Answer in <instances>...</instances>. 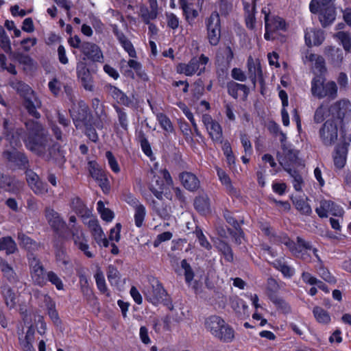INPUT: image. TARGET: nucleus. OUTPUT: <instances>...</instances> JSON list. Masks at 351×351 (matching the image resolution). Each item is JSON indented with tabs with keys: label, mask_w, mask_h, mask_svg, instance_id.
I'll use <instances>...</instances> for the list:
<instances>
[{
	"label": "nucleus",
	"mask_w": 351,
	"mask_h": 351,
	"mask_svg": "<svg viewBox=\"0 0 351 351\" xmlns=\"http://www.w3.org/2000/svg\"><path fill=\"white\" fill-rule=\"evenodd\" d=\"M298 151L282 145V152L278 153L277 158L280 164L290 173L288 167L294 162L298 158Z\"/></svg>",
	"instance_id": "nucleus-17"
},
{
	"label": "nucleus",
	"mask_w": 351,
	"mask_h": 351,
	"mask_svg": "<svg viewBox=\"0 0 351 351\" xmlns=\"http://www.w3.org/2000/svg\"><path fill=\"white\" fill-rule=\"evenodd\" d=\"M88 226L93 232V237L96 241L104 237V232L99 226L97 220L90 219L88 221Z\"/></svg>",
	"instance_id": "nucleus-48"
},
{
	"label": "nucleus",
	"mask_w": 351,
	"mask_h": 351,
	"mask_svg": "<svg viewBox=\"0 0 351 351\" xmlns=\"http://www.w3.org/2000/svg\"><path fill=\"white\" fill-rule=\"evenodd\" d=\"M44 303L48 311V315L52 322L56 325H59L60 324V320L58 316V313L55 308V304L52 299L49 296L45 295Z\"/></svg>",
	"instance_id": "nucleus-29"
},
{
	"label": "nucleus",
	"mask_w": 351,
	"mask_h": 351,
	"mask_svg": "<svg viewBox=\"0 0 351 351\" xmlns=\"http://www.w3.org/2000/svg\"><path fill=\"white\" fill-rule=\"evenodd\" d=\"M77 71L78 77L82 81L84 88L88 90H92L93 88L92 77L85 64L83 63L78 64Z\"/></svg>",
	"instance_id": "nucleus-24"
},
{
	"label": "nucleus",
	"mask_w": 351,
	"mask_h": 351,
	"mask_svg": "<svg viewBox=\"0 0 351 351\" xmlns=\"http://www.w3.org/2000/svg\"><path fill=\"white\" fill-rule=\"evenodd\" d=\"M3 156L10 162L14 163L17 166L25 165L27 160L23 154L14 149L12 152L8 150L3 153Z\"/></svg>",
	"instance_id": "nucleus-28"
},
{
	"label": "nucleus",
	"mask_w": 351,
	"mask_h": 351,
	"mask_svg": "<svg viewBox=\"0 0 351 351\" xmlns=\"http://www.w3.org/2000/svg\"><path fill=\"white\" fill-rule=\"evenodd\" d=\"M315 211L320 217H327L329 215L335 217H341L343 209L329 200H322Z\"/></svg>",
	"instance_id": "nucleus-15"
},
{
	"label": "nucleus",
	"mask_w": 351,
	"mask_h": 351,
	"mask_svg": "<svg viewBox=\"0 0 351 351\" xmlns=\"http://www.w3.org/2000/svg\"><path fill=\"white\" fill-rule=\"evenodd\" d=\"M21 134L16 131L15 134H8L6 136L7 141H8L10 143V146L14 147L19 145L20 143L19 136Z\"/></svg>",
	"instance_id": "nucleus-63"
},
{
	"label": "nucleus",
	"mask_w": 351,
	"mask_h": 351,
	"mask_svg": "<svg viewBox=\"0 0 351 351\" xmlns=\"http://www.w3.org/2000/svg\"><path fill=\"white\" fill-rule=\"evenodd\" d=\"M96 181L104 193H106L109 192L110 184L106 173H104L99 179H97Z\"/></svg>",
	"instance_id": "nucleus-59"
},
{
	"label": "nucleus",
	"mask_w": 351,
	"mask_h": 351,
	"mask_svg": "<svg viewBox=\"0 0 351 351\" xmlns=\"http://www.w3.org/2000/svg\"><path fill=\"white\" fill-rule=\"evenodd\" d=\"M3 295L6 306L9 308H13L17 302V295L9 287H5L3 291Z\"/></svg>",
	"instance_id": "nucleus-39"
},
{
	"label": "nucleus",
	"mask_w": 351,
	"mask_h": 351,
	"mask_svg": "<svg viewBox=\"0 0 351 351\" xmlns=\"http://www.w3.org/2000/svg\"><path fill=\"white\" fill-rule=\"evenodd\" d=\"M106 156L107 158L108 165L112 171L117 173H119L120 171V167L117 160L113 156L112 152H107L106 154Z\"/></svg>",
	"instance_id": "nucleus-56"
},
{
	"label": "nucleus",
	"mask_w": 351,
	"mask_h": 351,
	"mask_svg": "<svg viewBox=\"0 0 351 351\" xmlns=\"http://www.w3.org/2000/svg\"><path fill=\"white\" fill-rule=\"evenodd\" d=\"M178 106L182 110L183 113L187 117V119L191 121L194 130L197 131V125L194 119L193 113L190 111L189 108L184 103L179 102L177 104Z\"/></svg>",
	"instance_id": "nucleus-53"
},
{
	"label": "nucleus",
	"mask_w": 351,
	"mask_h": 351,
	"mask_svg": "<svg viewBox=\"0 0 351 351\" xmlns=\"http://www.w3.org/2000/svg\"><path fill=\"white\" fill-rule=\"evenodd\" d=\"M231 75L234 80L240 82H244L246 80L245 73L240 69H233L232 70Z\"/></svg>",
	"instance_id": "nucleus-64"
},
{
	"label": "nucleus",
	"mask_w": 351,
	"mask_h": 351,
	"mask_svg": "<svg viewBox=\"0 0 351 351\" xmlns=\"http://www.w3.org/2000/svg\"><path fill=\"white\" fill-rule=\"evenodd\" d=\"M97 210L103 220L106 221H111L113 219V212L110 209L105 208L103 202L99 201L97 202Z\"/></svg>",
	"instance_id": "nucleus-46"
},
{
	"label": "nucleus",
	"mask_w": 351,
	"mask_h": 351,
	"mask_svg": "<svg viewBox=\"0 0 351 351\" xmlns=\"http://www.w3.org/2000/svg\"><path fill=\"white\" fill-rule=\"evenodd\" d=\"M144 294L148 301L154 305L166 303L169 301V295L157 279L150 280V285L144 290Z\"/></svg>",
	"instance_id": "nucleus-5"
},
{
	"label": "nucleus",
	"mask_w": 351,
	"mask_h": 351,
	"mask_svg": "<svg viewBox=\"0 0 351 351\" xmlns=\"http://www.w3.org/2000/svg\"><path fill=\"white\" fill-rule=\"evenodd\" d=\"M263 12L265 14V38L266 40H273L277 36L276 32L280 30L286 29L285 21L279 16L269 17L265 10H263Z\"/></svg>",
	"instance_id": "nucleus-8"
},
{
	"label": "nucleus",
	"mask_w": 351,
	"mask_h": 351,
	"mask_svg": "<svg viewBox=\"0 0 351 351\" xmlns=\"http://www.w3.org/2000/svg\"><path fill=\"white\" fill-rule=\"evenodd\" d=\"M334 38L342 45L346 52L351 53V34L350 33L340 31L334 35Z\"/></svg>",
	"instance_id": "nucleus-30"
},
{
	"label": "nucleus",
	"mask_w": 351,
	"mask_h": 351,
	"mask_svg": "<svg viewBox=\"0 0 351 351\" xmlns=\"http://www.w3.org/2000/svg\"><path fill=\"white\" fill-rule=\"evenodd\" d=\"M173 237L171 232H164L157 236L154 241V246L158 247L159 245L165 241H169Z\"/></svg>",
	"instance_id": "nucleus-57"
},
{
	"label": "nucleus",
	"mask_w": 351,
	"mask_h": 351,
	"mask_svg": "<svg viewBox=\"0 0 351 351\" xmlns=\"http://www.w3.org/2000/svg\"><path fill=\"white\" fill-rule=\"evenodd\" d=\"M116 35L121 44L122 47L128 53L129 56L132 58L136 57V51L131 43L126 37L121 33L116 32Z\"/></svg>",
	"instance_id": "nucleus-41"
},
{
	"label": "nucleus",
	"mask_w": 351,
	"mask_h": 351,
	"mask_svg": "<svg viewBox=\"0 0 351 351\" xmlns=\"http://www.w3.org/2000/svg\"><path fill=\"white\" fill-rule=\"evenodd\" d=\"M152 173L153 178L150 183V190L158 199H161L166 186L173 183L171 178L165 169H159L157 164L152 169Z\"/></svg>",
	"instance_id": "nucleus-4"
},
{
	"label": "nucleus",
	"mask_w": 351,
	"mask_h": 351,
	"mask_svg": "<svg viewBox=\"0 0 351 351\" xmlns=\"http://www.w3.org/2000/svg\"><path fill=\"white\" fill-rule=\"evenodd\" d=\"M81 50L88 59L93 61H100L103 58L99 47L95 44L85 43L82 45Z\"/></svg>",
	"instance_id": "nucleus-23"
},
{
	"label": "nucleus",
	"mask_w": 351,
	"mask_h": 351,
	"mask_svg": "<svg viewBox=\"0 0 351 351\" xmlns=\"http://www.w3.org/2000/svg\"><path fill=\"white\" fill-rule=\"evenodd\" d=\"M335 0H312L310 10L312 13L319 14V19L324 26L331 23L335 18L333 3Z\"/></svg>",
	"instance_id": "nucleus-3"
},
{
	"label": "nucleus",
	"mask_w": 351,
	"mask_h": 351,
	"mask_svg": "<svg viewBox=\"0 0 351 351\" xmlns=\"http://www.w3.org/2000/svg\"><path fill=\"white\" fill-rule=\"evenodd\" d=\"M221 329V330L219 332V335L216 337L226 342L232 341L234 337V330L229 326H226L224 322Z\"/></svg>",
	"instance_id": "nucleus-43"
},
{
	"label": "nucleus",
	"mask_w": 351,
	"mask_h": 351,
	"mask_svg": "<svg viewBox=\"0 0 351 351\" xmlns=\"http://www.w3.org/2000/svg\"><path fill=\"white\" fill-rule=\"evenodd\" d=\"M24 90L27 94L30 95L25 98V106L28 110L29 113L36 118L39 117V114L36 111V108H40V101L39 99L32 93V90L28 86L22 84Z\"/></svg>",
	"instance_id": "nucleus-21"
},
{
	"label": "nucleus",
	"mask_w": 351,
	"mask_h": 351,
	"mask_svg": "<svg viewBox=\"0 0 351 351\" xmlns=\"http://www.w3.org/2000/svg\"><path fill=\"white\" fill-rule=\"evenodd\" d=\"M274 267L280 271L285 277H291L294 274V270L291 267L287 266L280 260L276 261L274 263Z\"/></svg>",
	"instance_id": "nucleus-49"
},
{
	"label": "nucleus",
	"mask_w": 351,
	"mask_h": 351,
	"mask_svg": "<svg viewBox=\"0 0 351 351\" xmlns=\"http://www.w3.org/2000/svg\"><path fill=\"white\" fill-rule=\"evenodd\" d=\"M30 274L34 284L43 286L46 282L44 268L40 261L36 257H29Z\"/></svg>",
	"instance_id": "nucleus-16"
},
{
	"label": "nucleus",
	"mask_w": 351,
	"mask_h": 351,
	"mask_svg": "<svg viewBox=\"0 0 351 351\" xmlns=\"http://www.w3.org/2000/svg\"><path fill=\"white\" fill-rule=\"evenodd\" d=\"M332 118L343 121L351 117V103L348 99H340L333 103L329 108Z\"/></svg>",
	"instance_id": "nucleus-12"
},
{
	"label": "nucleus",
	"mask_w": 351,
	"mask_h": 351,
	"mask_svg": "<svg viewBox=\"0 0 351 351\" xmlns=\"http://www.w3.org/2000/svg\"><path fill=\"white\" fill-rule=\"evenodd\" d=\"M228 90L229 94L234 98L238 97V91H243L245 95L247 94L248 88L244 84H238L236 82H230L228 85Z\"/></svg>",
	"instance_id": "nucleus-44"
},
{
	"label": "nucleus",
	"mask_w": 351,
	"mask_h": 351,
	"mask_svg": "<svg viewBox=\"0 0 351 351\" xmlns=\"http://www.w3.org/2000/svg\"><path fill=\"white\" fill-rule=\"evenodd\" d=\"M45 217L49 224L56 231L61 230L66 225L60 215L52 208H48L45 210Z\"/></svg>",
	"instance_id": "nucleus-22"
},
{
	"label": "nucleus",
	"mask_w": 351,
	"mask_h": 351,
	"mask_svg": "<svg viewBox=\"0 0 351 351\" xmlns=\"http://www.w3.org/2000/svg\"><path fill=\"white\" fill-rule=\"evenodd\" d=\"M208 62V58L202 55L199 58H193L188 64L180 63L176 67L178 73L191 76L195 73L200 75L205 71V66Z\"/></svg>",
	"instance_id": "nucleus-6"
},
{
	"label": "nucleus",
	"mask_w": 351,
	"mask_h": 351,
	"mask_svg": "<svg viewBox=\"0 0 351 351\" xmlns=\"http://www.w3.org/2000/svg\"><path fill=\"white\" fill-rule=\"evenodd\" d=\"M324 53L335 64H340L343 61V56L341 50L335 47L328 46L325 48Z\"/></svg>",
	"instance_id": "nucleus-31"
},
{
	"label": "nucleus",
	"mask_w": 351,
	"mask_h": 351,
	"mask_svg": "<svg viewBox=\"0 0 351 351\" xmlns=\"http://www.w3.org/2000/svg\"><path fill=\"white\" fill-rule=\"evenodd\" d=\"M302 60L304 64L311 67L312 71L316 75H321L326 70L324 58L319 54L312 53L309 50L302 53Z\"/></svg>",
	"instance_id": "nucleus-10"
},
{
	"label": "nucleus",
	"mask_w": 351,
	"mask_h": 351,
	"mask_svg": "<svg viewBox=\"0 0 351 351\" xmlns=\"http://www.w3.org/2000/svg\"><path fill=\"white\" fill-rule=\"evenodd\" d=\"M348 144L346 142L339 143L335 147L332 155L335 167L339 169L343 168L346 163L348 154Z\"/></svg>",
	"instance_id": "nucleus-19"
},
{
	"label": "nucleus",
	"mask_w": 351,
	"mask_h": 351,
	"mask_svg": "<svg viewBox=\"0 0 351 351\" xmlns=\"http://www.w3.org/2000/svg\"><path fill=\"white\" fill-rule=\"evenodd\" d=\"M293 202L298 210L302 214L310 215L312 212L311 207L306 202V199L304 197H295L293 199Z\"/></svg>",
	"instance_id": "nucleus-38"
},
{
	"label": "nucleus",
	"mask_w": 351,
	"mask_h": 351,
	"mask_svg": "<svg viewBox=\"0 0 351 351\" xmlns=\"http://www.w3.org/2000/svg\"><path fill=\"white\" fill-rule=\"evenodd\" d=\"M241 144L243 147L244 152L246 155H250L252 152V144L249 138L245 135L241 136Z\"/></svg>",
	"instance_id": "nucleus-62"
},
{
	"label": "nucleus",
	"mask_w": 351,
	"mask_h": 351,
	"mask_svg": "<svg viewBox=\"0 0 351 351\" xmlns=\"http://www.w3.org/2000/svg\"><path fill=\"white\" fill-rule=\"evenodd\" d=\"M18 239L19 244L28 250H36L38 247V245L36 242L33 241L29 237L23 233H19Z\"/></svg>",
	"instance_id": "nucleus-42"
},
{
	"label": "nucleus",
	"mask_w": 351,
	"mask_h": 351,
	"mask_svg": "<svg viewBox=\"0 0 351 351\" xmlns=\"http://www.w3.org/2000/svg\"><path fill=\"white\" fill-rule=\"evenodd\" d=\"M223 320L217 316H212L208 318L206 321V327L212 335L217 337L219 335V331L221 330V327Z\"/></svg>",
	"instance_id": "nucleus-27"
},
{
	"label": "nucleus",
	"mask_w": 351,
	"mask_h": 351,
	"mask_svg": "<svg viewBox=\"0 0 351 351\" xmlns=\"http://www.w3.org/2000/svg\"><path fill=\"white\" fill-rule=\"evenodd\" d=\"M16 250V244L10 237L0 238V251H5L6 254H11L14 253Z\"/></svg>",
	"instance_id": "nucleus-32"
},
{
	"label": "nucleus",
	"mask_w": 351,
	"mask_h": 351,
	"mask_svg": "<svg viewBox=\"0 0 351 351\" xmlns=\"http://www.w3.org/2000/svg\"><path fill=\"white\" fill-rule=\"evenodd\" d=\"M328 115H330L329 108L324 104H322L316 109L315 112L314 121L317 123H321Z\"/></svg>",
	"instance_id": "nucleus-45"
},
{
	"label": "nucleus",
	"mask_w": 351,
	"mask_h": 351,
	"mask_svg": "<svg viewBox=\"0 0 351 351\" xmlns=\"http://www.w3.org/2000/svg\"><path fill=\"white\" fill-rule=\"evenodd\" d=\"M75 217L71 216L69 217V227L72 233L74 243L87 257L91 258L93 256V254L88 250L89 247L87 244V241L84 236V233L80 227L75 226Z\"/></svg>",
	"instance_id": "nucleus-7"
},
{
	"label": "nucleus",
	"mask_w": 351,
	"mask_h": 351,
	"mask_svg": "<svg viewBox=\"0 0 351 351\" xmlns=\"http://www.w3.org/2000/svg\"><path fill=\"white\" fill-rule=\"evenodd\" d=\"M161 127L167 132H171L173 129L172 124L169 119L164 114L159 113L156 115Z\"/></svg>",
	"instance_id": "nucleus-54"
},
{
	"label": "nucleus",
	"mask_w": 351,
	"mask_h": 351,
	"mask_svg": "<svg viewBox=\"0 0 351 351\" xmlns=\"http://www.w3.org/2000/svg\"><path fill=\"white\" fill-rule=\"evenodd\" d=\"M180 178L183 186L188 190L194 191L199 186V180L193 173L188 172L182 173Z\"/></svg>",
	"instance_id": "nucleus-26"
},
{
	"label": "nucleus",
	"mask_w": 351,
	"mask_h": 351,
	"mask_svg": "<svg viewBox=\"0 0 351 351\" xmlns=\"http://www.w3.org/2000/svg\"><path fill=\"white\" fill-rule=\"evenodd\" d=\"M324 39V32L321 29L310 27L304 32L305 43L308 47L320 45Z\"/></svg>",
	"instance_id": "nucleus-18"
},
{
	"label": "nucleus",
	"mask_w": 351,
	"mask_h": 351,
	"mask_svg": "<svg viewBox=\"0 0 351 351\" xmlns=\"http://www.w3.org/2000/svg\"><path fill=\"white\" fill-rule=\"evenodd\" d=\"M311 91L313 96L319 99L328 97L333 99L337 95V86L335 82H325L322 75H316L311 81Z\"/></svg>",
	"instance_id": "nucleus-2"
},
{
	"label": "nucleus",
	"mask_w": 351,
	"mask_h": 351,
	"mask_svg": "<svg viewBox=\"0 0 351 351\" xmlns=\"http://www.w3.org/2000/svg\"><path fill=\"white\" fill-rule=\"evenodd\" d=\"M195 208L202 214L205 215L210 210L209 199L206 195L199 196L195 200Z\"/></svg>",
	"instance_id": "nucleus-37"
},
{
	"label": "nucleus",
	"mask_w": 351,
	"mask_h": 351,
	"mask_svg": "<svg viewBox=\"0 0 351 351\" xmlns=\"http://www.w3.org/2000/svg\"><path fill=\"white\" fill-rule=\"evenodd\" d=\"M151 10L149 12L143 8L141 10V14L145 21L148 23L150 20L154 19L157 16L158 3L157 0H149Z\"/></svg>",
	"instance_id": "nucleus-34"
},
{
	"label": "nucleus",
	"mask_w": 351,
	"mask_h": 351,
	"mask_svg": "<svg viewBox=\"0 0 351 351\" xmlns=\"http://www.w3.org/2000/svg\"><path fill=\"white\" fill-rule=\"evenodd\" d=\"M313 313L317 321L322 324H328L330 321L329 314L320 307H315Z\"/></svg>",
	"instance_id": "nucleus-47"
},
{
	"label": "nucleus",
	"mask_w": 351,
	"mask_h": 351,
	"mask_svg": "<svg viewBox=\"0 0 351 351\" xmlns=\"http://www.w3.org/2000/svg\"><path fill=\"white\" fill-rule=\"evenodd\" d=\"M0 270L9 281L14 282L17 280L16 274L13 268L2 258H0Z\"/></svg>",
	"instance_id": "nucleus-36"
},
{
	"label": "nucleus",
	"mask_w": 351,
	"mask_h": 351,
	"mask_svg": "<svg viewBox=\"0 0 351 351\" xmlns=\"http://www.w3.org/2000/svg\"><path fill=\"white\" fill-rule=\"evenodd\" d=\"M196 237L198 239V241L202 247L205 249L209 250L211 247L209 242L207 241L206 237L200 230H196L195 231Z\"/></svg>",
	"instance_id": "nucleus-60"
},
{
	"label": "nucleus",
	"mask_w": 351,
	"mask_h": 351,
	"mask_svg": "<svg viewBox=\"0 0 351 351\" xmlns=\"http://www.w3.org/2000/svg\"><path fill=\"white\" fill-rule=\"evenodd\" d=\"M109 92L112 97L121 104L128 106L130 103L129 98L119 89L114 86H111Z\"/></svg>",
	"instance_id": "nucleus-40"
},
{
	"label": "nucleus",
	"mask_w": 351,
	"mask_h": 351,
	"mask_svg": "<svg viewBox=\"0 0 351 351\" xmlns=\"http://www.w3.org/2000/svg\"><path fill=\"white\" fill-rule=\"evenodd\" d=\"M47 276L48 280L51 282L53 285H55L57 289H63L64 285L62 281L56 274H55L53 271H49L47 274Z\"/></svg>",
	"instance_id": "nucleus-55"
},
{
	"label": "nucleus",
	"mask_w": 351,
	"mask_h": 351,
	"mask_svg": "<svg viewBox=\"0 0 351 351\" xmlns=\"http://www.w3.org/2000/svg\"><path fill=\"white\" fill-rule=\"evenodd\" d=\"M108 281L111 283H116L117 282V279L119 277V273L118 270L113 266L110 265L108 268Z\"/></svg>",
	"instance_id": "nucleus-58"
},
{
	"label": "nucleus",
	"mask_w": 351,
	"mask_h": 351,
	"mask_svg": "<svg viewBox=\"0 0 351 351\" xmlns=\"http://www.w3.org/2000/svg\"><path fill=\"white\" fill-rule=\"evenodd\" d=\"M35 330L30 326L25 336L19 337V344L23 351H36L33 343L34 342Z\"/></svg>",
	"instance_id": "nucleus-25"
},
{
	"label": "nucleus",
	"mask_w": 351,
	"mask_h": 351,
	"mask_svg": "<svg viewBox=\"0 0 351 351\" xmlns=\"http://www.w3.org/2000/svg\"><path fill=\"white\" fill-rule=\"evenodd\" d=\"M202 122L212 140L215 143H221L223 134L220 124L208 114L203 115Z\"/></svg>",
	"instance_id": "nucleus-14"
},
{
	"label": "nucleus",
	"mask_w": 351,
	"mask_h": 351,
	"mask_svg": "<svg viewBox=\"0 0 351 351\" xmlns=\"http://www.w3.org/2000/svg\"><path fill=\"white\" fill-rule=\"evenodd\" d=\"M321 142L325 146H332L338 138V128L332 120L326 121L319 130Z\"/></svg>",
	"instance_id": "nucleus-9"
},
{
	"label": "nucleus",
	"mask_w": 351,
	"mask_h": 351,
	"mask_svg": "<svg viewBox=\"0 0 351 351\" xmlns=\"http://www.w3.org/2000/svg\"><path fill=\"white\" fill-rule=\"evenodd\" d=\"M208 37L213 45H216L220 38L221 29L219 16L217 12H213L207 20Z\"/></svg>",
	"instance_id": "nucleus-13"
},
{
	"label": "nucleus",
	"mask_w": 351,
	"mask_h": 351,
	"mask_svg": "<svg viewBox=\"0 0 351 351\" xmlns=\"http://www.w3.org/2000/svg\"><path fill=\"white\" fill-rule=\"evenodd\" d=\"M29 136L25 140L27 147L37 154H42L46 149L47 139L42 126L37 121L27 124Z\"/></svg>",
	"instance_id": "nucleus-1"
},
{
	"label": "nucleus",
	"mask_w": 351,
	"mask_h": 351,
	"mask_svg": "<svg viewBox=\"0 0 351 351\" xmlns=\"http://www.w3.org/2000/svg\"><path fill=\"white\" fill-rule=\"evenodd\" d=\"M285 244L289 248L294 255L300 256L302 258L305 259V255H309L311 252L318 258L317 254V250L300 237L297 238V243L287 239V241L285 242Z\"/></svg>",
	"instance_id": "nucleus-11"
},
{
	"label": "nucleus",
	"mask_w": 351,
	"mask_h": 351,
	"mask_svg": "<svg viewBox=\"0 0 351 351\" xmlns=\"http://www.w3.org/2000/svg\"><path fill=\"white\" fill-rule=\"evenodd\" d=\"M71 207L77 214L82 217H88L90 215V210L85 206L82 201L78 197L72 200Z\"/></svg>",
	"instance_id": "nucleus-35"
},
{
	"label": "nucleus",
	"mask_w": 351,
	"mask_h": 351,
	"mask_svg": "<svg viewBox=\"0 0 351 351\" xmlns=\"http://www.w3.org/2000/svg\"><path fill=\"white\" fill-rule=\"evenodd\" d=\"M121 228V224L117 223L116 226L110 230L109 238L111 241L118 242L120 240Z\"/></svg>",
	"instance_id": "nucleus-61"
},
{
	"label": "nucleus",
	"mask_w": 351,
	"mask_h": 351,
	"mask_svg": "<svg viewBox=\"0 0 351 351\" xmlns=\"http://www.w3.org/2000/svg\"><path fill=\"white\" fill-rule=\"evenodd\" d=\"M88 170L91 176L96 180L99 179L104 173L98 164L95 161L88 162Z\"/></svg>",
	"instance_id": "nucleus-52"
},
{
	"label": "nucleus",
	"mask_w": 351,
	"mask_h": 351,
	"mask_svg": "<svg viewBox=\"0 0 351 351\" xmlns=\"http://www.w3.org/2000/svg\"><path fill=\"white\" fill-rule=\"evenodd\" d=\"M26 177L29 186L36 194L42 195L47 191L46 185L40 180L38 176L34 171L27 170Z\"/></svg>",
	"instance_id": "nucleus-20"
},
{
	"label": "nucleus",
	"mask_w": 351,
	"mask_h": 351,
	"mask_svg": "<svg viewBox=\"0 0 351 351\" xmlns=\"http://www.w3.org/2000/svg\"><path fill=\"white\" fill-rule=\"evenodd\" d=\"M95 278L96 284H97V288L99 289V290L101 292L108 295V293H107L108 289H107V286L106 284V280H105L104 274L101 271L98 270L95 275Z\"/></svg>",
	"instance_id": "nucleus-51"
},
{
	"label": "nucleus",
	"mask_w": 351,
	"mask_h": 351,
	"mask_svg": "<svg viewBox=\"0 0 351 351\" xmlns=\"http://www.w3.org/2000/svg\"><path fill=\"white\" fill-rule=\"evenodd\" d=\"M135 209L134 221L135 225L137 227H141L143 225L145 217L146 215L145 208L143 205L138 206Z\"/></svg>",
	"instance_id": "nucleus-50"
},
{
	"label": "nucleus",
	"mask_w": 351,
	"mask_h": 351,
	"mask_svg": "<svg viewBox=\"0 0 351 351\" xmlns=\"http://www.w3.org/2000/svg\"><path fill=\"white\" fill-rule=\"evenodd\" d=\"M217 173L221 184L226 187L229 193L236 195V189L233 187L231 180L228 174L221 169L217 168Z\"/></svg>",
	"instance_id": "nucleus-33"
}]
</instances>
